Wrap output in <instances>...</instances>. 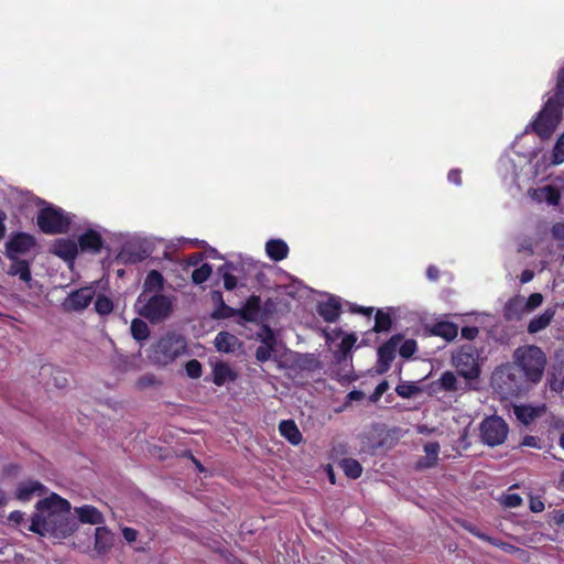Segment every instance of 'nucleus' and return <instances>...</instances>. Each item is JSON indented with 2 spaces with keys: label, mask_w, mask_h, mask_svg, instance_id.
I'll return each mask as SVG.
<instances>
[{
  "label": "nucleus",
  "mask_w": 564,
  "mask_h": 564,
  "mask_svg": "<svg viewBox=\"0 0 564 564\" xmlns=\"http://www.w3.org/2000/svg\"><path fill=\"white\" fill-rule=\"evenodd\" d=\"M513 361L523 373L524 380L538 383L542 380L546 366V355L536 345H523L514 349Z\"/></svg>",
  "instance_id": "1"
},
{
  "label": "nucleus",
  "mask_w": 564,
  "mask_h": 564,
  "mask_svg": "<svg viewBox=\"0 0 564 564\" xmlns=\"http://www.w3.org/2000/svg\"><path fill=\"white\" fill-rule=\"evenodd\" d=\"M173 303L170 296L164 294L141 293L135 301V311L138 315L148 319L152 324L165 321L172 313Z\"/></svg>",
  "instance_id": "2"
},
{
  "label": "nucleus",
  "mask_w": 564,
  "mask_h": 564,
  "mask_svg": "<svg viewBox=\"0 0 564 564\" xmlns=\"http://www.w3.org/2000/svg\"><path fill=\"white\" fill-rule=\"evenodd\" d=\"M520 372L514 364L498 367L492 373L494 388L505 398L519 395L524 381Z\"/></svg>",
  "instance_id": "3"
},
{
  "label": "nucleus",
  "mask_w": 564,
  "mask_h": 564,
  "mask_svg": "<svg viewBox=\"0 0 564 564\" xmlns=\"http://www.w3.org/2000/svg\"><path fill=\"white\" fill-rule=\"evenodd\" d=\"M554 98H549L538 113L536 119L531 123L532 130L542 139L552 137L562 120V106Z\"/></svg>",
  "instance_id": "4"
},
{
  "label": "nucleus",
  "mask_w": 564,
  "mask_h": 564,
  "mask_svg": "<svg viewBox=\"0 0 564 564\" xmlns=\"http://www.w3.org/2000/svg\"><path fill=\"white\" fill-rule=\"evenodd\" d=\"M186 350V341L183 336L167 333L153 346L151 359L154 364L166 366L173 362Z\"/></svg>",
  "instance_id": "5"
},
{
  "label": "nucleus",
  "mask_w": 564,
  "mask_h": 564,
  "mask_svg": "<svg viewBox=\"0 0 564 564\" xmlns=\"http://www.w3.org/2000/svg\"><path fill=\"white\" fill-rule=\"evenodd\" d=\"M72 218L62 208L47 205L41 208L36 216V226L45 235L66 234Z\"/></svg>",
  "instance_id": "6"
},
{
  "label": "nucleus",
  "mask_w": 564,
  "mask_h": 564,
  "mask_svg": "<svg viewBox=\"0 0 564 564\" xmlns=\"http://www.w3.org/2000/svg\"><path fill=\"white\" fill-rule=\"evenodd\" d=\"M458 375L466 380H475L480 376L479 354L473 346H463L452 358Z\"/></svg>",
  "instance_id": "7"
},
{
  "label": "nucleus",
  "mask_w": 564,
  "mask_h": 564,
  "mask_svg": "<svg viewBox=\"0 0 564 564\" xmlns=\"http://www.w3.org/2000/svg\"><path fill=\"white\" fill-rule=\"evenodd\" d=\"M508 433L509 426L507 422L498 415L485 417L479 426L481 442L490 447L503 444Z\"/></svg>",
  "instance_id": "8"
},
{
  "label": "nucleus",
  "mask_w": 564,
  "mask_h": 564,
  "mask_svg": "<svg viewBox=\"0 0 564 564\" xmlns=\"http://www.w3.org/2000/svg\"><path fill=\"white\" fill-rule=\"evenodd\" d=\"M36 245V238L33 235L23 231L13 232L6 242L4 254L9 260H15L20 254L30 252Z\"/></svg>",
  "instance_id": "9"
},
{
  "label": "nucleus",
  "mask_w": 564,
  "mask_h": 564,
  "mask_svg": "<svg viewBox=\"0 0 564 564\" xmlns=\"http://www.w3.org/2000/svg\"><path fill=\"white\" fill-rule=\"evenodd\" d=\"M46 528L47 534L64 539L69 536L77 529V522L72 518L70 512L46 514Z\"/></svg>",
  "instance_id": "10"
},
{
  "label": "nucleus",
  "mask_w": 564,
  "mask_h": 564,
  "mask_svg": "<svg viewBox=\"0 0 564 564\" xmlns=\"http://www.w3.org/2000/svg\"><path fill=\"white\" fill-rule=\"evenodd\" d=\"M402 340V334H394L386 343L379 346L377 350L378 359L376 365V372L378 375H384L389 371L391 364L395 358L398 346Z\"/></svg>",
  "instance_id": "11"
},
{
  "label": "nucleus",
  "mask_w": 564,
  "mask_h": 564,
  "mask_svg": "<svg viewBox=\"0 0 564 564\" xmlns=\"http://www.w3.org/2000/svg\"><path fill=\"white\" fill-rule=\"evenodd\" d=\"M464 528L470 534L478 538L479 540L485 541L496 547H499L500 550L505 551L506 553L517 554L524 562L529 561V553L525 550L518 547L513 544H510L508 542H505L502 540L492 538V536L484 533L482 531H480L477 527H475L473 524L464 525Z\"/></svg>",
  "instance_id": "12"
},
{
  "label": "nucleus",
  "mask_w": 564,
  "mask_h": 564,
  "mask_svg": "<svg viewBox=\"0 0 564 564\" xmlns=\"http://www.w3.org/2000/svg\"><path fill=\"white\" fill-rule=\"evenodd\" d=\"M95 290L91 286H84L75 290L68 294L62 303L65 312H80L89 306L94 296Z\"/></svg>",
  "instance_id": "13"
},
{
  "label": "nucleus",
  "mask_w": 564,
  "mask_h": 564,
  "mask_svg": "<svg viewBox=\"0 0 564 564\" xmlns=\"http://www.w3.org/2000/svg\"><path fill=\"white\" fill-rule=\"evenodd\" d=\"M35 508L39 512L46 516L59 512L69 513L72 507L68 500L62 498L57 494H52L50 497L39 500Z\"/></svg>",
  "instance_id": "14"
},
{
  "label": "nucleus",
  "mask_w": 564,
  "mask_h": 564,
  "mask_svg": "<svg viewBox=\"0 0 564 564\" xmlns=\"http://www.w3.org/2000/svg\"><path fill=\"white\" fill-rule=\"evenodd\" d=\"M104 243L105 241L101 235L94 229H87L78 237L77 241L78 249L93 254L99 253L104 248Z\"/></svg>",
  "instance_id": "15"
},
{
  "label": "nucleus",
  "mask_w": 564,
  "mask_h": 564,
  "mask_svg": "<svg viewBox=\"0 0 564 564\" xmlns=\"http://www.w3.org/2000/svg\"><path fill=\"white\" fill-rule=\"evenodd\" d=\"M52 252L65 261H73L78 254V245L69 238L57 239L52 246Z\"/></svg>",
  "instance_id": "16"
},
{
  "label": "nucleus",
  "mask_w": 564,
  "mask_h": 564,
  "mask_svg": "<svg viewBox=\"0 0 564 564\" xmlns=\"http://www.w3.org/2000/svg\"><path fill=\"white\" fill-rule=\"evenodd\" d=\"M113 533L105 525L95 529L94 551L98 555L108 553L113 546Z\"/></svg>",
  "instance_id": "17"
},
{
  "label": "nucleus",
  "mask_w": 564,
  "mask_h": 564,
  "mask_svg": "<svg viewBox=\"0 0 564 564\" xmlns=\"http://www.w3.org/2000/svg\"><path fill=\"white\" fill-rule=\"evenodd\" d=\"M261 308V299L258 295H250L245 305L237 310V316H240L243 321L253 323L258 319Z\"/></svg>",
  "instance_id": "18"
},
{
  "label": "nucleus",
  "mask_w": 564,
  "mask_h": 564,
  "mask_svg": "<svg viewBox=\"0 0 564 564\" xmlns=\"http://www.w3.org/2000/svg\"><path fill=\"white\" fill-rule=\"evenodd\" d=\"M46 488L37 480H28L19 484L15 498L20 501H29L34 495H44Z\"/></svg>",
  "instance_id": "19"
},
{
  "label": "nucleus",
  "mask_w": 564,
  "mask_h": 564,
  "mask_svg": "<svg viewBox=\"0 0 564 564\" xmlns=\"http://www.w3.org/2000/svg\"><path fill=\"white\" fill-rule=\"evenodd\" d=\"M441 446L438 442H429L424 445L425 456L421 457L416 464L415 469L422 470L427 468H433L436 466L438 462Z\"/></svg>",
  "instance_id": "20"
},
{
  "label": "nucleus",
  "mask_w": 564,
  "mask_h": 564,
  "mask_svg": "<svg viewBox=\"0 0 564 564\" xmlns=\"http://www.w3.org/2000/svg\"><path fill=\"white\" fill-rule=\"evenodd\" d=\"M341 304L336 297H330L317 305L318 315L327 323H335L340 314Z\"/></svg>",
  "instance_id": "21"
},
{
  "label": "nucleus",
  "mask_w": 564,
  "mask_h": 564,
  "mask_svg": "<svg viewBox=\"0 0 564 564\" xmlns=\"http://www.w3.org/2000/svg\"><path fill=\"white\" fill-rule=\"evenodd\" d=\"M75 512L78 517V520L82 523L95 524L98 527H102L105 523L104 514L94 506L85 505L78 508H75Z\"/></svg>",
  "instance_id": "22"
},
{
  "label": "nucleus",
  "mask_w": 564,
  "mask_h": 564,
  "mask_svg": "<svg viewBox=\"0 0 564 564\" xmlns=\"http://www.w3.org/2000/svg\"><path fill=\"white\" fill-rule=\"evenodd\" d=\"M556 314V307H547L542 314L534 316L528 324L529 334H536L545 329L553 321Z\"/></svg>",
  "instance_id": "23"
},
{
  "label": "nucleus",
  "mask_w": 564,
  "mask_h": 564,
  "mask_svg": "<svg viewBox=\"0 0 564 564\" xmlns=\"http://www.w3.org/2000/svg\"><path fill=\"white\" fill-rule=\"evenodd\" d=\"M11 264L7 273L11 276H18L22 282L29 283L32 280L31 262L25 259L15 258L10 260Z\"/></svg>",
  "instance_id": "24"
},
{
  "label": "nucleus",
  "mask_w": 564,
  "mask_h": 564,
  "mask_svg": "<svg viewBox=\"0 0 564 564\" xmlns=\"http://www.w3.org/2000/svg\"><path fill=\"white\" fill-rule=\"evenodd\" d=\"M148 252L145 249L134 246V245H126L118 258L123 263H139L148 258Z\"/></svg>",
  "instance_id": "25"
},
{
  "label": "nucleus",
  "mask_w": 564,
  "mask_h": 564,
  "mask_svg": "<svg viewBox=\"0 0 564 564\" xmlns=\"http://www.w3.org/2000/svg\"><path fill=\"white\" fill-rule=\"evenodd\" d=\"M281 436L288 440L292 445H299L302 440V433L293 420H283L279 424Z\"/></svg>",
  "instance_id": "26"
},
{
  "label": "nucleus",
  "mask_w": 564,
  "mask_h": 564,
  "mask_svg": "<svg viewBox=\"0 0 564 564\" xmlns=\"http://www.w3.org/2000/svg\"><path fill=\"white\" fill-rule=\"evenodd\" d=\"M265 252L273 261H282L289 254V246L281 239H270L265 243Z\"/></svg>",
  "instance_id": "27"
},
{
  "label": "nucleus",
  "mask_w": 564,
  "mask_h": 564,
  "mask_svg": "<svg viewBox=\"0 0 564 564\" xmlns=\"http://www.w3.org/2000/svg\"><path fill=\"white\" fill-rule=\"evenodd\" d=\"M236 372L226 362H218L213 368V382L217 387L224 386L227 381H235Z\"/></svg>",
  "instance_id": "28"
},
{
  "label": "nucleus",
  "mask_w": 564,
  "mask_h": 564,
  "mask_svg": "<svg viewBox=\"0 0 564 564\" xmlns=\"http://www.w3.org/2000/svg\"><path fill=\"white\" fill-rule=\"evenodd\" d=\"M431 334L442 337L446 341H451L457 337L458 326L447 321L437 322L431 327Z\"/></svg>",
  "instance_id": "29"
},
{
  "label": "nucleus",
  "mask_w": 564,
  "mask_h": 564,
  "mask_svg": "<svg viewBox=\"0 0 564 564\" xmlns=\"http://www.w3.org/2000/svg\"><path fill=\"white\" fill-rule=\"evenodd\" d=\"M163 286L164 278L162 273L158 270H151L145 276L141 293L155 292V294H161L160 292L163 290Z\"/></svg>",
  "instance_id": "30"
},
{
  "label": "nucleus",
  "mask_w": 564,
  "mask_h": 564,
  "mask_svg": "<svg viewBox=\"0 0 564 564\" xmlns=\"http://www.w3.org/2000/svg\"><path fill=\"white\" fill-rule=\"evenodd\" d=\"M214 343L218 351L229 354L235 351L238 338L228 332H219Z\"/></svg>",
  "instance_id": "31"
},
{
  "label": "nucleus",
  "mask_w": 564,
  "mask_h": 564,
  "mask_svg": "<svg viewBox=\"0 0 564 564\" xmlns=\"http://www.w3.org/2000/svg\"><path fill=\"white\" fill-rule=\"evenodd\" d=\"M525 312L524 299L520 295H516L508 300L505 305V317L507 319L520 318Z\"/></svg>",
  "instance_id": "32"
},
{
  "label": "nucleus",
  "mask_w": 564,
  "mask_h": 564,
  "mask_svg": "<svg viewBox=\"0 0 564 564\" xmlns=\"http://www.w3.org/2000/svg\"><path fill=\"white\" fill-rule=\"evenodd\" d=\"M392 327V317L389 312H384L383 310H378L375 316V325L372 330L375 333H387L390 332Z\"/></svg>",
  "instance_id": "33"
},
{
  "label": "nucleus",
  "mask_w": 564,
  "mask_h": 564,
  "mask_svg": "<svg viewBox=\"0 0 564 564\" xmlns=\"http://www.w3.org/2000/svg\"><path fill=\"white\" fill-rule=\"evenodd\" d=\"M345 475L350 479H357L362 474L361 464L355 458H344L339 463Z\"/></svg>",
  "instance_id": "34"
},
{
  "label": "nucleus",
  "mask_w": 564,
  "mask_h": 564,
  "mask_svg": "<svg viewBox=\"0 0 564 564\" xmlns=\"http://www.w3.org/2000/svg\"><path fill=\"white\" fill-rule=\"evenodd\" d=\"M131 336L137 341H143L150 336L148 324L141 318H133L130 326Z\"/></svg>",
  "instance_id": "35"
},
{
  "label": "nucleus",
  "mask_w": 564,
  "mask_h": 564,
  "mask_svg": "<svg viewBox=\"0 0 564 564\" xmlns=\"http://www.w3.org/2000/svg\"><path fill=\"white\" fill-rule=\"evenodd\" d=\"M28 530L42 536H45L47 534L46 516L36 510V512L31 518V523L28 527Z\"/></svg>",
  "instance_id": "36"
},
{
  "label": "nucleus",
  "mask_w": 564,
  "mask_h": 564,
  "mask_svg": "<svg viewBox=\"0 0 564 564\" xmlns=\"http://www.w3.org/2000/svg\"><path fill=\"white\" fill-rule=\"evenodd\" d=\"M438 382L441 388L446 392H455L458 390L456 376L449 370L442 373Z\"/></svg>",
  "instance_id": "37"
},
{
  "label": "nucleus",
  "mask_w": 564,
  "mask_h": 564,
  "mask_svg": "<svg viewBox=\"0 0 564 564\" xmlns=\"http://www.w3.org/2000/svg\"><path fill=\"white\" fill-rule=\"evenodd\" d=\"M95 310L100 315H108L113 310V303L108 296L99 294L95 300Z\"/></svg>",
  "instance_id": "38"
},
{
  "label": "nucleus",
  "mask_w": 564,
  "mask_h": 564,
  "mask_svg": "<svg viewBox=\"0 0 564 564\" xmlns=\"http://www.w3.org/2000/svg\"><path fill=\"white\" fill-rule=\"evenodd\" d=\"M212 271H213V269H212V265L209 263H204L199 268H196L192 272V281H193V283H195V284L204 283L210 276Z\"/></svg>",
  "instance_id": "39"
},
{
  "label": "nucleus",
  "mask_w": 564,
  "mask_h": 564,
  "mask_svg": "<svg viewBox=\"0 0 564 564\" xmlns=\"http://www.w3.org/2000/svg\"><path fill=\"white\" fill-rule=\"evenodd\" d=\"M234 316H237V310L230 307L225 302H221L219 305H217L216 310L212 313V317L214 319H226Z\"/></svg>",
  "instance_id": "40"
},
{
  "label": "nucleus",
  "mask_w": 564,
  "mask_h": 564,
  "mask_svg": "<svg viewBox=\"0 0 564 564\" xmlns=\"http://www.w3.org/2000/svg\"><path fill=\"white\" fill-rule=\"evenodd\" d=\"M399 397L408 399L420 392V388L414 382H401L395 387Z\"/></svg>",
  "instance_id": "41"
},
{
  "label": "nucleus",
  "mask_w": 564,
  "mask_h": 564,
  "mask_svg": "<svg viewBox=\"0 0 564 564\" xmlns=\"http://www.w3.org/2000/svg\"><path fill=\"white\" fill-rule=\"evenodd\" d=\"M399 347V354L402 358H411L417 350V345L414 339H403Z\"/></svg>",
  "instance_id": "42"
},
{
  "label": "nucleus",
  "mask_w": 564,
  "mask_h": 564,
  "mask_svg": "<svg viewBox=\"0 0 564 564\" xmlns=\"http://www.w3.org/2000/svg\"><path fill=\"white\" fill-rule=\"evenodd\" d=\"M541 192L544 194V199L549 205L556 206L560 204L561 194L560 191L553 185H546L541 188Z\"/></svg>",
  "instance_id": "43"
},
{
  "label": "nucleus",
  "mask_w": 564,
  "mask_h": 564,
  "mask_svg": "<svg viewBox=\"0 0 564 564\" xmlns=\"http://www.w3.org/2000/svg\"><path fill=\"white\" fill-rule=\"evenodd\" d=\"M231 267L230 263H225L218 268L219 273L223 275L224 288L227 291H231L237 286V278L230 272L226 271L227 268Z\"/></svg>",
  "instance_id": "44"
},
{
  "label": "nucleus",
  "mask_w": 564,
  "mask_h": 564,
  "mask_svg": "<svg viewBox=\"0 0 564 564\" xmlns=\"http://www.w3.org/2000/svg\"><path fill=\"white\" fill-rule=\"evenodd\" d=\"M516 414L520 421L529 424L536 416V411L531 406H520L516 409Z\"/></svg>",
  "instance_id": "45"
},
{
  "label": "nucleus",
  "mask_w": 564,
  "mask_h": 564,
  "mask_svg": "<svg viewBox=\"0 0 564 564\" xmlns=\"http://www.w3.org/2000/svg\"><path fill=\"white\" fill-rule=\"evenodd\" d=\"M186 373L192 379H198L203 375L202 364L197 359H191L185 365Z\"/></svg>",
  "instance_id": "46"
},
{
  "label": "nucleus",
  "mask_w": 564,
  "mask_h": 564,
  "mask_svg": "<svg viewBox=\"0 0 564 564\" xmlns=\"http://www.w3.org/2000/svg\"><path fill=\"white\" fill-rule=\"evenodd\" d=\"M543 303V295L541 293H532L524 301L525 312H532Z\"/></svg>",
  "instance_id": "47"
},
{
  "label": "nucleus",
  "mask_w": 564,
  "mask_h": 564,
  "mask_svg": "<svg viewBox=\"0 0 564 564\" xmlns=\"http://www.w3.org/2000/svg\"><path fill=\"white\" fill-rule=\"evenodd\" d=\"M552 98L558 100L557 102L564 106V67L558 73L556 91Z\"/></svg>",
  "instance_id": "48"
},
{
  "label": "nucleus",
  "mask_w": 564,
  "mask_h": 564,
  "mask_svg": "<svg viewBox=\"0 0 564 564\" xmlns=\"http://www.w3.org/2000/svg\"><path fill=\"white\" fill-rule=\"evenodd\" d=\"M356 340H357V337L354 334L346 335L339 344L340 352L343 355H347L354 347Z\"/></svg>",
  "instance_id": "49"
},
{
  "label": "nucleus",
  "mask_w": 564,
  "mask_h": 564,
  "mask_svg": "<svg viewBox=\"0 0 564 564\" xmlns=\"http://www.w3.org/2000/svg\"><path fill=\"white\" fill-rule=\"evenodd\" d=\"M272 351H273V348L270 345H268V346L260 345L256 349V359L260 362H265L271 358Z\"/></svg>",
  "instance_id": "50"
},
{
  "label": "nucleus",
  "mask_w": 564,
  "mask_h": 564,
  "mask_svg": "<svg viewBox=\"0 0 564 564\" xmlns=\"http://www.w3.org/2000/svg\"><path fill=\"white\" fill-rule=\"evenodd\" d=\"M389 389V382L387 380H382L378 383L375 391L370 395L371 402H377L380 400V398L383 395V393Z\"/></svg>",
  "instance_id": "51"
},
{
  "label": "nucleus",
  "mask_w": 564,
  "mask_h": 564,
  "mask_svg": "<svg viewBox=\"0 0 564 564\" xmlns=\"http://www.w3.org/2000/svg\"><path fill=\"white\" fill-rule=\"evenodd\" d=\"M564 162V147L560 143H555L552 151V163L560 165Z\"/></svg>",
  "instance_id": "52"
},
{
  "label": "nucleus",
  "mask_w": 564,
  "mask_h": 564,
  "mask_svg": "<svg viewBox=\"0 0 564 564\" xmlns=\"http://www.w3.org/2000/svg\"><path fill=\"white\" fill-rule=\"evenodd\" d=\"M502 503L508 508H517L521 506L522 498L518 494H508L505 496Z\"/></svg>",
  "instance_id": "53"
},
{
  "label": "nucleus",
  "mask_w": 564,
  "mask_h": 564,
  "mask_svg": "<svg viewBox=\"0 0 564 564\" xmlns=\"http://www.w3.org/2000/svg\"><path fill=\"white\" fill-rule=\"evenodd\" d=\"M262 330L264 333V335L261 338L262 345H264V346L270 345L272 348H274L275 337H274L273 330L268 325H263Z\"/></svg>",
  "instance_id": "54"
},
{
  "label": "nucleus",
  "mask_w": 564,
  "mask_h": 564,
  "mask_svg": "<svg viewBox=\"0 0 564 564\" xmlns=\"http://www.w3.org/2000/svg\"><path fill=\"white\" fill-rule=\"evenodd\" d=\"M521 445L527 446V447L539 448V449L543 448V445L541 444V438L538 436H533V435L524 436L521 442Z\"/></svg>",
  "instance_id": "55"
},
{
  "label": "nucleus",
  "mask_w": 564,
  "mask_h": 564,
  "mask_svg": "<svg viewBox=\"0 0 564 564\" xmlns=\"http://www.w3.org/2000/svg\"><path fill=\"white\" fill-rule=\"evenodd\" d=\"M479 329L476 326H464L462 328V336L465 339L473 340L478 336Z\"/></svg>",
  "instance_id": "56"
},
{
  "label": "nucleus",
  "mask_w": 564,
  "mask_h": 564,
  "mask_svg": "<svg viewBox=\"0 0 564 564\" xmlns=\"http://www.w3.org/2000/svg\"><path fill=\"white\" fill-rule=\"evenodd\" d=\"M122 536L128 543H132L138 538V531L133 528L124 527L122 529Z\"/></svg>",
  "instance_id": "57"
},
{
  "label": "nucleus",
  "mask_w": 564,
  "mask_h": 564,
  "mask_svg": "<svg viewBox=\"0 0 564 564\" xmlns=\"http://www.w3.org/2000/svg\"><path fill=\"white\" fill-rule=\"evenodd\" d=\"M447 178L455 185H462V171L459 169H453L448 172Z\"/></svg>",
  "instance_id": "58"
},
{
  "label": "nucleus",
  "mask_w": 564,
  "mask_h": 564,
  "mask_svg": "<svg viewBox=\"0 0 564 564\" xmlns=\"http://www.w3.org/2000/svg\"><path fill=\"white\" fill-rule=\"evenodd\" d=\"M551 522L557 527L564 525V511L563 510H554L552 513Z\"/></svg>",
  "instance_id": "59"
},
{
  "label": "nucleus",
  "mask_w": 564,
  "mask_h": 564,
  "mask_svg": "<svg viewBox=\"0 0 564 564\" xmlns=\"http://www.w3.org/2000/svg\"><path fill=\"white\" fill-rule=\"evenodd\" d=\"M24 512L15 510L10 513L9 520L18 525H21L24 522Z\"/></svg>",
  "instance_id": "60"
},
{
  "label": "nucleus",
  "mask_w": 564,
  "mask_h": 564,
  "mask_svg": "<svg viewBox=\"0 0 564 564\" xmlns=\"http://www.w3.org/2000/svg\"><path fill=\"white\" fill-rule=\"evenodd\" d=\"M426 276L431 281H437L440 278V270L436 265H429L426 269Z\"/></svg>",
  "instance_id": "61"
},
{
  "label": "nucleus",
  "mask_w": 564,
  "mask_h": 564,
  "mask_svg": "<svg viewBox=\"0 0 564 564\" xmlns=\"http://www.w3.org/2000/svg\"><path fill=\"white\" fill-rule=\"evenodd\" d=\"M155 382V377L153 375H148L139 378L138 386L140 388H145L152 386Z\"/></svg>",
  "instance_id": "62"
},
{
  "label": "nucleus",
  "mask_w": 564,
  "mask_h": 564,
  "mask_svg": "<svg viewBox=\"0 0 564 564\" xmlns=\"http://www.w3.org/2000/svg\"><path fill=\"white\" fill-rule=\"evenodd\" d=\"M55 386L57 388H64L67 383V379L64 376V372L61 370H56V376H54Z\"/></svg>",
  "instance_id": "63"
},
{
  "label": "nucleus",
  "mask_w": 564,
  "mask_h": 564,
  "mask_svg": "<svg viewBox=\"0 0 564 564\" xmlns=\"http://www.w3.org/2000/svg\"><path fill=\"white\" fill-rule=\"evenodd\" d=\"M365 398V393L360 390H352L347 394L348 401H360Z\"/></svg>",
  "instance_id": "64"
}]
</instances>
